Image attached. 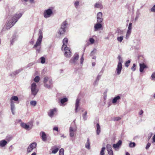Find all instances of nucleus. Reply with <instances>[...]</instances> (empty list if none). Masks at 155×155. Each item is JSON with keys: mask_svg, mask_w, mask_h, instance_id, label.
I'll return each mask as SVG.
<instances>
[{"mask_svg": "<svg viewBox=\"0 0 155 155\" xmlns=\"http://www.w3.org/2000/svg\"><path fill=\"white\" fill-rule=\"evenodd\" d=\"M22 16L21 14H19L18 15H15L12 17L10 20H9L7 23L6 25V28L9 29L12 27L17 22L18 20Z\"/></svg>", "mask_w": 155, "mask_h": 155, "instance_id": "1", "label": "nucleus"}, {"mask_svg": "<svg viewBox=\"0 0 155 155\" xmlns=\"http://www.w3.org/2000/svg\"><path fill=\"white\" fill-rule=\"evenodd\" d=\"M68 25V24L66 21H63L61 25L60 28L58 32V34L60 35L64 34L66 31V29L67 28Z\"/></svg>", "mask_w": 155, "mask_h": 155, "instance_id": "2", "label": "nucleus"}, {"mask_svg": "<svg viewBox=\"0 0 155 155\" xmlns=\"http://www.w3.org/2000/svg\"><path fill=\"white\" fill-rule=\"evenodd\" d=\"M31 94L34 96L37 94L38 91V89L37 88V85L35 83H33L31 85Z\"/></svg>", "mask_w": 155, "mask_h": 155, "instance_id": "3", "label": "nucleus"}, {"mask_svg": "<svg viewBox=\"0 0 155 155\" xmlns=\"http://www.w3.org/2000/svg\"><path fill=\"white\" fill-rule=\"evenodd\" d=\"M39 34L40 35L37 41L36 44L34 45V48H36L38 46H40L41 44L43 38L42 32L41 30L39 31Z\"/></svg>", "mask_w": 155, "mask_h": 155, "instance_id": "4", "label": "nucleus"}, {"mask_svg": "<svg viewBox=\"0 0 155 155\" xmlns=\"http://www.w3.org/2000/svg\"><path fill=\"white\" fill-rule=\"evenodd\" d=\"M118 58L119 60V62L118 63L117 67L116 69V71L117 72V74L118 75L120 73L121 71L122 68V65L121 63L122 59L120 56H119L118 57Z\"/></svg>", "mask_w": 155, "mask_h": 155, "instance_id": "5", "label": "nucleus"}, {"mask_svg": "<svg viewBox=\"0 0 155 155\" xmlns=\"http://www.w3.org/2000/svg\"><path fill=\"white\" fill-rule=\"evenodd\" d=\"M52 14V10L51 8H49L44 11L43 15L45 18H47L50 17Z\"/></svg>", "mask_w": 155, "mask_h": 155, "instance_id": "6", "label": "nucleus"}, {"mask_svg": "<svg viewBox=\"0 0 155 155\" xmlns=\"http://www.w3.org/2000/svg\"><path fill=\"white\" fill-rule=\"evenodd\" d=\"M37 144L36 143H33L31 144L27 149V152L28 153L31 152L32 150L35 148L36 147Z\"/></svg>", "mask_w": 155, "mask_h": 155, "instance_id": "7", "label": "nucleus"}, {"mask_svg": "<svg viewBox=\"0 0 155 155\" xmlns=\"http://www.w3.org/2000/svg\"><path fill=\"white\" fill-rule=\"evenodd\" d=\"M68 39L67 38H64L63 40V45L61 48L62 50H65L67 48V45L68 42Z\"/></svg>", "mask_w": 155, "mask_h": 155, "instance_id": "8", "label": "nucleus"}, {"mask_svg": "<svg viewBox=\"0 0 155 155\" xmlns=\"http://www.w3.org/2000/svg\"><path fill=\"white\" fill-rule=\"evenodd\" d=\"M57 109L56 108L51 109L48 113V115L51 117H53L54 114L57 112Z\"/></svg>", "mask_w": 155, "mask_h": 155, "instance_id": "9", "label": "nucleus"}, {"mask_svg": "<svg viewBox=\"0 0 155 155\" xmlns=\"http://www.w3.org/2000/svg\"><path fill=\"white\" fill-rule=\"evenodd\" d=\"M102 13L101 12H98L97 15V21L98 23H101L103 21Z\"/></svg>", "mask_w": 155, "mask_h": 155, "instance_id": "10", "label": "nucleus"}, {"mask_svg": "<svg viewBox=\"0 0 155 155\" xmlns=\"http://www.w3.org/2000/svg\"><path fill=\"white\" fill-rule=\"evenodd\" d=\"M140 65V71L142 72H143L144 69L146 68H147L148 67L144 63H140L139 64Z\"/></svg>", "mask_w": 155, "mask_h": 155, "instance_id": "11", "label": "nucleus"}, {"mask_svg": "<svg viewBox=\"0 0 155 155\" xmlns=\"http://www.w3.org/2000/svg\"><path fill=\"white\" fill-rule=\"evenodd\" d=\"M41 137L42 140L44 141H45L47 140V137L46 134L43 131H41L40 133Z\"/></svg>", "mask_w": 155, "mask_h": 155, "instance_id": "12", "label": "nucleus"}, {"mask_svg": "<svg viewBox=\"0 0 155 155\" xmlns=\"http://www.w3.org/2000/svg\"><path fill=\"white\" fill-rule=\"evenodd\" d=\"M79 58V55L78 54H75L73 58L71 60V62L73 63H75L78 60Z\"/></svg>", "mask_w": 155, "mask_h": 155, "instance_id": "13", "label": "nucleus"}, {"mask_svg": "<svg viewBox=\"0 0 155 155\" xmlns=\"http://www.w3.org/2000/svg\"><path fill=\"white\" fill-rule=\"evenodd\" d=\"M65 51L64 52V55L67 57H70V54H71V51L68 48H67L65 50H64Z\"/></svg>", "mask_w": 155, "mask_h": 155, "instance_id": "14", "label": "nucleus"}, {"mask_svg": "<svg viewBox=\"0 0 155 155\" xmlns=\"http://www.w3.org/2000/svg\"><path fill=\"white\" fill-rule=\"evenodd\" d=\"M49 78L48 77H45L44 78V86L45 87L47 88L50 87V85L47 84V82L49 80Z\"/></svg>", "mask_w": 155, "mask_h": 155, "instance_id": "15", "label": "nucleus"}, {"mask_svg": "<svg viewBox=\"0 0 155 155\" xmlns=\"http://www.w3.org/2000/svg\"><path fill=\"white\" fill-rule=\"evenodd\" d=\"M122 143V141L121 140H119L117 143L114 144L113 145V147L115 148L119 147L120 145H121Z\"/></svg>", "mask_w": 155, "mask_h": 155, "instance_id": "16", "label": "nucleus"}, {"mask_svg": "<svg viewBox=\"0 0 155 155\" xmlns=\"http://www.w3.org/2000/svg\"><path fill=\"white\" fill-rule=\"evenodd\" d=\"M102 27V25L100 23H97L95 25L94 28L95 29V31H97L98 29L101 28Z\"/></svg>", "mask_w": 155, "mask_h": 155, "instance_id": "17", "label": "nucleus"}, {"mask_svg": "<svg viewBox=\"0 0 155 155\" xmlns=\"http://www.w3.org/2000/svg\"><path fill=\"white\" fill-rule=\"evenodd\" d=\"M74 131L73 128L72 127H70L69 128L70 135L71 137H73L74 135Z\"/></svg>", "mask_w": 155, "mask_h": 155, "instance_id": "18", "label": "nucleus"}, {"mask_svg": "<svg viewBox=\"0 0 155 155\" xmlns=\"http://www.w3.org/2000/svg\"><path fill=\"white\" fill-rule=\"evenodd\" d=\"M11 101V109L13 114H14V111L15 108V104L14 102L12 101Z\"/></svg>", "mask_w": 155, "mask_h": 155, "instance_id": "19", "label": "nucleus"}, {"mask_svg": "<svg viewBox=\"0 0 155 155\" xmlns=\"http://www.w3.org/2000/svg\"><path fill=\"white\" fill-rule=\"evenodd\" d=\"M21 126L23 128L26 130L28 129L29 128V125H27L26 124L24 123H21Z\"/></svg>", "mask_w": 155, "mask_h": 155, "instance_id": "20", "label": "nucleus"}, {"mask_svg": "<svg viewBox=\"0 0 155 155\" xmlns=\"http://www.w3.org/2000/svg\"><path fill=\"white\" fill-rule=\"evenodd\" d=\"M80 101V100L78 99H77L76 100V103L75 104V110L76 112H77L78 107L79 106V103Z\"/></svg>", "mask_w": 155, "mask_h": 155, "instance_id": "21", "label": "nucleus"}, {"mask_svg": "<svg viewBox=\"0 0 155 155\" xmlns=\"http://www.w3.org/2000/svg\"><path fill=\"white\" fill-rule=\"evenodd\" d=\"M101 132L100 126L98 123L97 124L96 132L97 135H99Z\"/></svg>", "mask_w": 155, "mask_h": 155, "instance_id": "22", "label": "nucleus"}, {"mask_svg": "<svg viewBox=\"0 0 155 155\" xmlns=\"http://www.w3.org/2000/svg\"><path fill=\"white\" fill-rule=\"evenodd\" d=\"M7 143V141L4 140H2L0 141V146L2 147H4Z\"/></svg>", "mask_w": 155, "mask_h": 155, "instance_id": "23", "label": "nucleus"}, {"mask_svg": "<svg viewBox=\"0 0 155 155\" xmlns=\"http://www.w3.org/2000/svg\"><path fill=\"white\" fill-rule=\"evenodd\" d=\"M54 147H52L51 148V149L52 150V153H56L58 152L59 150V148H58L56 146H54Z\"/></svg>", "mask_w": 155, "mask_h": 155, "instance_id": "24", "label": "nucleus"}, {"mask_svg": "<svg viewBox=\"0 0 155 155\" xmlns=\"http://www.w3.org/2000/svg\"><path fill=\"white\" fill-rule=\"evenodd\" d=\"M85 147L88 149H89L90 148V141L88 138H87V142L85 144Z\"/></svg>", "mask_w": 155, "mask_h": 155, "instance_id": "25", "label": "nucleus"}, {"mask_svg": "<svg viewBox=\"0 0 155 155\" xmlns=\"http://www.w3.org/2000/svg\"><path fill=\"white\" fill-rule=\"evenodd\" d=\"M120 99V97L119 96H117L115 97L112 100V103H116L118 100Z\"/></svg>", "mask_w": 155, "mask_h": 155, "instance_id": "26", "label": "nucleus"}, {"mask_svg": "<svg viewBox=\"0 0 155 155\" xmlns=\"http://www.w3.org/2000/svg\"><path fill=\"white\" fill-rule=\"evenodd\" d=\"M18 100V97L15 96H13L10 99V101H12L13 100L15 101H17Z\"/></svg>", "mask_w": 155, "mask_h": 155, "instance_id": "27", "label": "nucleus"}, {"mask_svg": "<svg viewBox=\"0 0 155 155\" xmlns=\"http://www.w3.org/2000/svg\"><path fill=\"white\" fill-rule=\"evenodd\" d=\"M105 150V148L104 147H103L100 153V155H104V150Z\"/></svg>", "mask_w": 155, "mask_h": 155, "instance_id": "28", "label": "nucleus"}, {"mask_svg": "<svg viewBox=\"0 0 155 155\" xmlns=\"http://www.w3.org/2000/svg\"><path fill=\"white\" fill-rule=\"evenodd\" d=\"M68 101V99L66 98H63L61 100L60 102L61 104H63Z\"/></svg>", "mask_w": 155, "mask_h": 155, "instance_id": "29", "label": "nucleus"}, {"mask_svg": "<svg viewBox=\"0 0 155 155\" xmlns=\"http://www.w3.org/2000/svg\"><path fill=\"white\" fill-rule=\"evenodd\" d=\"M64 149L63 148H61L59 151V155H64Z\"/></svg>", "mask_w": 155, "mask_h": 155, "instance_id": "30", "label": "nucleus"}, {"mask_svg": "<svg viewBox=\"0 0 155 155\" xmlns=\"http://www.w3.org/2000/svg\"><path fill=\"white\" fill-rule=\"evenodd\" d=\"M40 81V77L38 76H37L35 77L34 79V81L35 82L38 83Z\"/></svg>", "mask_w": 155, "mask_h": 155, "instance_id": "31", "label": "nucleus"}, {"mask_svg": "<svg viewBox=\"0 0 155 155\" xmlns=\"http://www.w3.org/2000/svg\"><path fill=\"white\" fill-rule=\"evenodd\" d=\"M102 5L101 4L96 3L94 5V7L96 8H101Z\"/></svg>", "mask_w": 155, "mask_h": 155, "instance_id": "32", "label": "nucleus"}, {"mask_svg": "<svg viewBox=\"0 0 155 155\" xmlns=\"http://www.w3.org/2000/svg\"><path fill=\"white\" fill-rule=\"evenodd\" d=\"M97 50L95 48H94L93 51H92L90 53V55L91 56H92L94 55L96 53Z\"/></svg>", "mask_w": 155, "mask_h": 155, "instance_id": "33", "label": "nucleus"}, {"mask_svg": "<svg viewBox=\"0 0 155 155\" xmlns=\"http://www.w3.org/2000/svg\"><path fill=\"white\" fill-rule=\"evenodd\" d=\"M31 105L35 106L36 104V102L35 101H31L30 102Z\"/></svg>", "mask_w": 155, "mask_h": 155, "instance_id": "34", "label": "nucleus"}, {"mask_svg": "<svg viewBox=\"0 0 155 155\" xmlns=\"http://www.w3.org/2000/svg\"><path fill=\"white\" fill-rule=\"evenodd\" d=\"M40 59L41 60V63L44 64L45 63V59L44 57H41L40 58Z\"/></svg>", "mask_w": 155, "mask_h": 155, "instance_id": "35", "label": "nucleus"}, {"mask_svg": "<svg viewBox=\"0 0 155 155\" xmlns=\"http://www.w3.org/2000/svg\"><path fill=\"white\" fill-rule=\"evenodd\" d=\"M87 111H86L84 114H83V119H84V120H85L87 119Z\"/></svg>", "mask_w": 155, "mask_h": 155, "instance_id": "36", "label": "nucleus"}, {"mask_svg": "<svg viewBox=\"0 0 155 155\" xmlns=\"http://www.w3.org/2000/svg\"><path fill=\"white\" fill-rule=\"evenodd\" d=\"M123 39V36L118 37L117 38V39L118 41L121 42Z\"/></svg>", "mask_w": 155, "mask_h": 155, "instance_id": "37", "label": "nucleus"}, {"mask_svg": "<svg viewBox=\"0 0 155 155\" xmlns=\"http://www.w3.org/2000/svg\"><path fill=\"white\" fill-rule=\"evenodd\" d=\"M131 30H129V29H128L127 33V35H126V37L129 36L130 35L131 33Z\"/></svg>", "mask_w": 155, "mask_h": 155, "instance_id": "38", "label": "nucleus"}, {"mask_svg": "<svg viewBox=\"0 0 155 155\" xmlns=\"http://www.w3.org/2000/svg\"><path fill=\"white\" fill-rule=\"evenodd\" d=\"M89 41L91 44H93L94 43V40L92 38H90Z\"/></svg>", "mask_w": 155, "mask_h": 155, "instance_id": "39", "label": "nucleus"}, {"mask_svg": "<svg viewBox=\"0 0 155 155\" xmlns=\"http://www.w3.org/2000/svg\"><path fill=\"white\" fill-rule=\"evenodd\" d=\"M130 60H128L126 62L125 64V66L127 67H128L129 66V64L130 63Z\"/></svg>", "mask_w": 155, "mask_h": 155, "instance_id": "40", "label": "nucleus"}, {"mask_svg": "<svg viewBox=\"0 0 155 155\" xmlns=\"http://www.w3.org/2000/svg\"><path fill=\"white\" fill-rule=\"evenodd\" d=\"M135 145V143L134 142L131 143L129 144L130 147H134Z\"/></svg>", "mask_w": 155, "mask_h": 155, "instance_id": "41", "label": "nucleus"}, {"mask_svg": "<svg viewBox=\"0 0 155 155\" xmlns=\"http://www.w3.org/2000/svg\"><path fill=\"white\" fill-rule=\"evenodd\" d=\"M131 69L133 71H134L136 70V65L135 64H133Z\"/></svg>", "mask_w": 155, "mask_h": 155, "instance_id": "42", "label": "nucleus"}, {"mask_svg": "<svg viewBox=\"0 0 155 155\" xmlns=\"http://www.w3.org/2000/svg\"><path fill=\"white\" fill-rule=\"evenodd\" d=\"M121 119V118L119 117H114V120L116 121H118Z\"/></svg>", "mask_w": 155, "mask_h": 155, "instance_id": "43", "label": "nucleus"}, {"mask_svg": "<svg viewBox=\"0 0 155 155\" xmlns=\"http://www.w3.org/2000/svg\"><path fill=\"white\" fill-rule=\"evenodd\" d=\"M79 2L78 1L74 3V5L76 8H77V7L79 5Z\"/></svg>", "mask_w": 155, "mask_h": 155, "instance_id": "44", "label": "nucleus"}, {"mask_svg": "<svg viewBox=\"0 0 155 155\" xmlns=\"http://www.w3.org/2000/svg\"><path fill=\"white\" fill-rule=\"evenodd\" d=\"M151 10L152 12H155V5L151 8Z\"/></svg>", "mask_w": 155, "mask_h": 155, "instance_id": "45", "label": "nucleus"}, {"mask_svg": "<svg viewBox=\"0 0 155 155\" xmlns=\"http://www.w3.org/2000/svg\"><path fill=\"white\" fill-rule=\"evenodd\" d=\"M83 61H84V57H83V55L81 58L80 62H81V64H83Z\"/></svg>", "mask_w": 155, "mask_h": 155, "instance_id": "46", "label": "nucleus"}, {"mask_svg": "<svg viewBox=\"0 0 155 155\" xmlns=\"http://www.w3.org/2000/svg\"><path fill=\"white\" fill-rule=\"evenodd\" d=\"M151 145V144L150 143H148L147 145L146 148V149H149V147H150Z\"/></svg>", "mask_w": 155, "mask_h": 155, "instance_id": "47", "label": "nucleus"}, {"mask_svg": "<svg viewBox=\"0 0 155 155\" xmlns=\"http://www.w3.org/2000/svg\"><path fill=\"white\" fill-rule=\"evenodd\" d=\"M132 23H129L128 29H129V30L131 29H132Z\"/></svg>", "mask_w": 155, "mask_h": 155, "instance_id": "48", "label": "nucleus"}, {"mask_svg": "<svg viewBox=\"0 0 155 155\" xmlns=\"http://www.w3.org/2000/svg\"><path fill=\"white\" fill-rule=\"evenodd\" d=\"M53 129L54 130H55V131H57V132H58V127H54L53 128Z\"/></svg>", "mask_w": 155, "mask_h": 155, "instance_id": "49", "label": "nucleus"}, {"mask_svg": "<svg viewBox=\"0 0 155 155\" xmlns=\"http://www.w3.org/2000/svg\"><path fill=\"white\" fill-rule=\"evenodd\" d=\"M106 147L107 149L109 148H111V146L110 144H108L107 145Z\"/></svg>", "mask_w": 155, "mask_h": 155, "instance_id": "50", "label": "nucleus"}, {"mask_svg": "<svg viewBox=\"0 0 155 155\" xmlns=\"http://www.w3.org/2000/svg\"><path fill=\"white\" fill-rule=\"evenodd\" d=\"M108 152L109 155H113V152L112 150L109 151H108Z\"/></svg>", "mask_w": 155, "mask_h": 155, "instance_id": "51", "label": "nucleus"}, {"mask_svg": "<svg viewBox=\"0 0 155 155\" xmlns=\"http://www.w3.org/2000/svg\"><path fill=\"white\" fill-rule=\"evenodd\" d=\"M151 77L153 79H155V72L152 74Z\"/></svg>", "mask_w": 155, "mask_h": 155, "instance_id": "52", "label": "nucleus"}, {"mask_svg": "<svg viewBox=\"0 0 155 155\" xmlns=\"http://www.w3.org/2000/svg\"><path fill=\"white\" fill-rule=\"evenodd\" d=\"M153 142H155V134H154L153 137Z\"/></svg>", "mask_w": 155, "mask_h": 155, "instance_id": "53", "label": "nucleus"}, {"mask_svg": "<svg viewBox=\"0 0 155 155\" xmlns=\"http://www.w3.org/2000/svg\"><path fill=\"white\" fill-rule=\"evenodd\" d=\"M143 113V111L142 110H141L139 113V114L140 115H142Z\"/></svg>", "mask_w": 155, "mask_h": 155, "instance_id": "54", "label": "nucleus"}, {"mask_svg": "<svg viewBox=\"0 0 155 155\" xmlns=\"http://www.w3.org/2000/svg\"><path fill=\"white\" fill-rule=\"evenodd\" d=\"M49 83L50 84H52V81L51 80H49Z\"/></svg>", "mask_w": 155, "mask_h": 155, "instance_id": "55", "label": "nucleus"}, {"mask_svg": "<svg viewBox=\"0 0 155 155\" xmlns=\"http://www.w3.org/2000/svg\"><path fill=\"white\" fill-rule=\"evenodd\" d=\"M107 151H111V150H112V148H107Z\"/></svg>", "mask_w": 155, "mask_h": 155, "instance_id": "56", "label": "nucleus"}, {"mask_svg": "<svg viewBox=\"0 0 155 155\" xmlns=\"http://www.w3.org/2000/svg\"><path fill=\"white\" fill-rule=\"evenodd\" d=\"M30 2L31 3H34V0H29Z\"/></svg>", "mask_w": 155, "mask_h": 155, "instance_id": "57", "label": "nucleus"}, {"mask_svg": "<svg viewBox=\"0 0 155 155\" xmlns=\"http://www.w3.org/2000/svg\"><path fill=\"white\" fill-rule=\"evenodd\" d=\"M92 65L93 66H94L95 65V62H93V63H92Z\"/></svg>", "mask_w": 155, "mask_h": 155, "instance_id": "58", "label": "nucleus"}, {"mask_svg": "<svg viewBox=\"0 0 155 155\" xmlns=\"http://www.w3.org/2000/svg\"><path fill=\"white\" fill-rule=\"evenodd\" d=\"M126 155H130V154L128 152H127L126 153Z\"/></svg>", "mask_w": 155, "mask_h": 155, "instance_id": "59", "label": "nucleus"}, {"mask_svg": "<svg viewBox=\"0 0 155 155\" xmlns=\"http://www.w3.org/2000/svg\"><path fill=\"white\" fill-rule=\"evenodd\" d=\"M36 155V153L35 152H34L31 155Z\"/></svg>", "mask_w": 155, "mask_h": 155, "instance_id": "60", "label": "nucleus"}, {"mask_svg": "<svg viewBox=\"0 0 155 155\" xmlns=\"http://www.w3.org/2000/svg\"><path fill=\"white\" fill-rule=\"evenodd\" d=\"M25 2H27L28 0H24Z\"/></svg>", "mask_w": 155, "mask_h": 155, "instance_id": "61", "label": "nucleus"}, {"mask_svg": "<svg viewBox=\"0 0 155 155\" xmlns=\"http://www.w3.org/2000/svg\"><path fill=\"white\" fill-rule=\"evenodd\" d=\"M96 58V57L95 56H94L93 57V58L94 59H95Z\"/></svg>", "mask_w": 155, "mask_h": 155, "instance_id": "62", "label": "nucleus"}, {"mask_svg": "<svg viewBox=\"0 0 155 155\" xmlns=\"http://www.w3.org/2000/svg\"><path fill=\"white\" fill-rule=\"evenodd\" d=\"M153 97L155 98V93L153 95Z\"/></svg>", "mask_w": 155, "mask_h": 155, "instance_id": "63", "label": "nucleus"}, {"mask_svg": "<svg viewBox=\"0 0 155 155\" xmlns=\"http://www.w3.org/2000/svg\"><path fill=\"white\" fill-rule=\"evenodd\" d=\"M150 137H149L148 138V140H149L150 139Z\"/></svg>", "mask_w": 155, "mask_h": 155, "instance_id": "64", "label": "nucleus"}]
</instances>
